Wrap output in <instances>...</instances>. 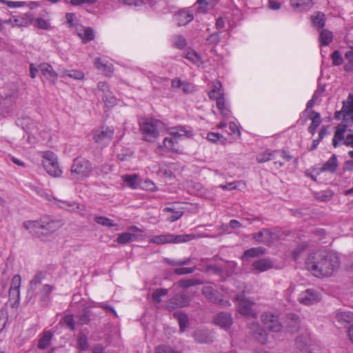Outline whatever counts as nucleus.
I'll list each match as a JSON object with an SVG mask.
<instances>
[{"label": "nucleus", "mask_w": 353, "mask_h": 353, "mask_svg": "<svg viewBox=\"0 0 353 353\" xmlns=\"http://www.w3.org/2000/svg\"><path fill=\"white\" fill-rule=\"evenodd\" d=\"M339 266V257L334 253L325 250L314 251L305 260L306 269L319 278L332 276Z\"/></svg>", "instance_id": "obj_1"}, {"label": "nucleus", "mask_w": 353, "mask_h": 353, "mask_svg": "<svg viewBox=\"0 0 353 353\" xmlns=\"http://www.w3.org/2000/svg\"><path fill=\"white\" fill-rule=\"evenodd\" d=\"M162 123L157 119L144 118L139 121L140 130L143 140L148 142H154L159 136V129Z\"/></svg>", "instance_id": "obj_2"}, {"label": "nucleus", "mask_w": 353, "mask_h": 353, "mask_svg": "<svg viewBox=\"0 0 353 353\" xmlns=\"http://www.w3.org/2000/svg\"><path fill=\"white\" fill-rule=\"evenodd\" d=\"M196 238L194 234H163L154 236L150 240V243L161 245L165 243H181L188 242Z\"/></svg>", "instance_id": "obj_3"}, {"label": "nucleus", "mask_w": 353, "mask_h": 353, "mask_svg": "<svg viewBox=\"0 0 353 353\" xmlns=\"http://www.w3.org/2000/svg\"><path fill=\"white\" fill-rule=\"evenodd\" d=\"M70 170L73 178L77 180L83 179L91 174L92 166L88 160L77 157L74 159Z\"/></svg>", "instance_id": "obj_4"}, {"label": "nucleus", "mask_w": 353, "mask_h": 353, "mask_svg": "<svg viewBox=\"0 0 353 353\" xmlns=\"http://www.w3.org/2000/svg\"><path fill=\"white\" fill-rule=\"evenodd\" d=\"M42 157V163L46 172L52 176H59L62 171L59 166L55 154L51 151H46L43 152Z\"/></svg>", "instance_id": "obj_5"}, {"label": "nucleus", "mask_w": 353, "mask_h": 353, "mask_svg": "<svg viewBox=\"0 0 353 353\" xmlns=\"http://www.w3.org/2000/svg\"><path fill=\"white\" fill-rule=\"evenodd\" d=\"M245 291L235 296L234 300L238 303V310L240 314L247 316H256V313L252 309L254 303L245 297Z\"/></svg>", "instance_id": "obj_6"}, {"label": "nucleus", "mask_w": 353, "mask_h": 353, "mask_svg": "<svg viewBox=\"0 0 353 353\" xmlns=\"http://www.w3.org/2000/svg\"><path fill=\"white\" fill-rule=\"evenodd\" d=\"M202 294L210 302L221 306H229V300L224 299L220 293L213 289L211 286H204L202 288Z\"/></svg>", "instance_id": "obj_7"}, {"label": "nucleus", "mask_w": 353, "mask_h": 353, "mask_svg": "<svg viewBox=\"0 0 353 353\" xmlns=\"http://www.w3.org/2000/svg\"><path fill=\"white\" fill-rule=\"evenodd\" d=\"M190 301L191 299L185 293L179 292L166 301L165 307L169 310H172L178 307H186Z\"/></svg>", "instance_id": "obj_8"}, {"label": "nucleus", "mask_w": 353, "mask_h": 353, "mask_svg": "<svg viewBox=\"0 0 353 353\" xmlns=\"http://www.w3.org/2000/svg\"><path fill=\"white\" fill-rule=\"evenodd\" d=\"M261 321L265 327L271 332H277L281 330L282 325L277 315L264 313L261 316Z\"/></svg>", "instance_id": "obj_9"}, {"label": "nucleus", "mask_w": 353, "mask_h": 353, "mask_svg": "<svg viewBox=\"0 0 353 353\" xmlns=\"http://www.w3.org/2000/svg\"><path fill=\"white\" fill-rule=\"evenodd\" d=\"M320 300L318 292L313 289H307L302 292L299 296V301L301 303L305 305H310L317 303Z\"/></svg>", "instance_id": "obj_10"}, {"label": "nucleus", "mask_w": 353, "mask_h": 353, "mask_svg": "<svg viewBox=\"0 0 353 353\" xmlns=\"http://www.w3.org/2000/svg\"><path fill=\"white\" fill-rule=\"evenodd\" d=\"M42 235H46L57 231L62 223L60 221L52 219L48 216L41 218Z\"/></svg>", "instance_id": "obj_11"}, {"label": "nucleus", "mask_w": 353, "mask_h": 353, "mask_svg": "<svg viewBox=\"0 0 353 353\" xmlns=\"http://www.w3.org/2000/svg\"><path fill=\"white\" fill-rule=\"evenodd\" d=\"M276 238V234L266 228H263L259 232L252 234L253 239L258 243L265 245H270Z\"/></svg>", "instance_id": "obj_12"}, {"label": "nucleus", "mask_w": 353, "mask_h": 353, "mask_svg": "<svg viewBox=\"0 0 353 353\" xmlns=\"http://www.w3.org/2000/svg\"><path fill=\"white\" fill-rule=\"evenodd\" d=\"M248 328L255 339L261 343L265 344L268 341V334L256 322L252 321L248 323Z\"/></svg>", "instance_id": "obj_13"}, {"label": "nucleus", "mask_w": 353, "mask_h": 353, "mask_svg": "<svg viewBox=\"0 0 353 353\" xmlns=\"http://www.w3.org/2000/svg\"><path fill=\"white\" fill-rule=\"evenodd\" d=\"M213 322L222 328L228 329L232 324V319L230 314L222 312L214 317Z\"/></svg>", "instance_id": "obj_14"}, {"label": "nucleus", "mask_w": 353, "mask_h": 353, "mask_svg": "<svg viewBox=\"0 0 353 353\" xmlns=\"http://www.w3.org/2000/svg\"><path fill=\"white\" fill-rule=\"evenodd\" d=\"M114 129L112 128H106L100 131L97 132L94 135V140L97 143H108L113 136Z\"/></svg>", "instance_id": "obj_15"}, {"label": "nucleus", "mask_w": 353, "mask_h": 353, "mask_svg": "<svg viewBox=\"0 0 353 353\" xmlns=\"http://www.w3.org/2000/svg\"><path fill=\"white\" fill-rule=\"evenodd\" d=\"M39 71L45 77V78L52 83H55L57 80L58 75L53 70L52 66L47 63H42L39 65Z\"/></svg>", "instance_id": "obj_16"}, {"label": "nucleus", "mask_w": 353, "mask_h": 353, "mask_svg": "<svg viewBox=\"0 0 353 353\" xmlns=\"http://www.w3.org/2000/svg\"><path fill=\"white\" fill-rule=\"evenodd\" d=\"M21 283V278L19 274H16L12 277L10 288L9 290V296L12 299L17 301L19 300L20 297V287Z\"/></svg>", "instance_id": "obj_17"}, {"label": "nucleus", "mask_w": 353, "mask_h": 353, "mask_svg": "<svg viewBox=\"0 0 353 353\" xmlns=\"http://www.w3.org/2000/svg\"><path fill=\"white\" fill-rule=\"evenodd\" d=\"M291 7L296 12H307L314 6L313 0H291Z\"/></svg>", "instance_id": "obj_18"}, {"label": "nucleus", "mask_w": 353, "mask_h": 353, "mask_svg": "<svg viewBox=\"0 0 353 353\" xmlns=\"http://www.w3.org/2000/svg\"><path fill=\"white\" fill-rule=\"evenodd\" d=\"M273 267L272 262L268 259L254 261L252 265V271L256 273L263 272Z\"/></svg>", "instance_id": "obj_19"}, {"label": "nucleus", "mask_w": 353, "mask_h": 353, "mask_svg": "<svg viewBox=\"0 0 353 353\" xmlns=\"http://www.w3.org/2000/svg\"><path fill=\"white\" fill-rule=\"evenodd\" d=\"M24 228L35 236L42 235L41 218L39 221H27L23 223Z\"/></svg>", "instance_id": "obj_20"}, {"label": "nucleus", "mask_w": 353, "mask_h": 353, "mask_svg": "<svg viewBox=\"0 0 353 353\" xmlns=\"http://www.w3.org/2000/svg\"><path fill=\"white\" fill-rule=\"evenodd\" d=\"M169 134L171 138L178 141L182 137H190L192 136V132L187 130L183 126L172 128L169 130Z\"/></svg>", "instance_id": "obj_21"}, {"label": "nucleus", "mask_w": 353, "mask_h": 353, "mask_svg": "<svg viewBox=\"0 0 353 353\" xmlns=\"http://www.w3.org/2000/svg\"><path fill=\"white\" fill-rule=\"evenodd\" d=\"M194 339L200 343H210L213 341L212 336L207 330L197 329L194 332Z\"/></svg>", "instance_id": "obj_22"}, {"label": "nucleus", "mask_w": 353, "mask_h": 353, "mask_svg": "<svg viewBox=\"0 0 353 353\" xmlns=\"http://www.w3.org/2000/svg\"><path fill=\"white\" fill-rule=\"evenodd\" d=\"M216 105L219 110V113L224 119H228L230 117L231 111L224 97L223 98L217 99V101H216Z\"/></svg>", "instance_id": "obj_23"}, {"label": "nucleus", "mask_w": 353, "mask_h": 353, "mask_svg": "<svg viewBox=\"0 0 353 353\" xmlns=\"http://www.w3.org/2000/svg\"><path fill=\"white\" fill-rule=\"evenodd\" d=\"M312 26L317 30H323L325 25V16L321 12H316L311 16Z\"/></svg>", "instance_id": "obj_24"}, {"label": "nucleus", "mask_w": 353, "mask_h": 353, "mask_svg": "<svg viewBox=\"0 0 353 353\" xmlns=\"http://www.w3.org/2000/svg\"><path fill=\"white\" fill-rule=\"evenodd\" d=\"M194 19L193 14L188 10H181L175 17V20L179 26H185Z\"/></svg>", "instance_id": "obj_25"}, {"label": "nucleus", "mask_w": 353, "mask_h": 353, "mask_svg": "<svg viewBox=\"0 0 353 353\" xmlns=\"http://www.w3.org/2000/svg\"><path fill=\"white\" fill-rule=\"evenodd\" d=\"M208 96L210 99L216 101H217V99L224 97L222 84L219 81L213 83L212 89L208 92Z\"/></svg>", "instance_id": "obj_26"}, {"label": "nucleus", "mask_w": 353, "mask_h": 353, "mask_svg": "<svg viewBox=\"0 0 353 353\" xmlns=\"http://www.w3.org/2000/svg\"><path fill=\"white\" fill-rule=\"evenodd\" d=\"M39 336L40 338L37 345L38 348L40 350L47 349L49 347L53 336L52 332L50 331H46L41 334Z\"/></svg>", "instance_id": "obj_27"}, {"label": "nucleus", "mask_w": 353, "mask_h": 353, "mask_svg": "<svg viewBox=\"0 0 353 353\" xmlns=\"http://www.w3.org/2000/svg\"><path fill=\"white\" fill-rule=\"evenodd\" d=\"M163 148L168 151L174 152L176 153L179 152V149L177 148L178 141L171 138V137H165L163 139ZM163 148L162 145H159L158 149L161 150Z\"/></svg>", "instance_id": "obj_28"}, {"label": "nucleus", "mask_w": 353, "mask_h": 353, "mask_svg": "<svg viewBox=\"0 0 353 353\" xmlns=\"http://www.w3.org/2000/svg\"><path fill=\"white\" fill-rule=\"evenodd\" d=\"M338 167L337 157L336 154H332L328 161L323 164L321 170L322 172H334Z\"/></svg>", "instance_id": "obj_29"}, {"label": "nucleus", "mask_w": 353, "mask_h": 353, "mask_svg": "<svg viewBox=\"0 0 353 353\" xmlns=\"http://www.w3.org/2000/svg\"><path fill=\"white\" fill-rule=\"evenodd\" d=\"M346 131V126L345 125H340L336 127L334 135L332 139V145L334 148L339 146V142L341 141H344V134Z\"/></svg>", "instance_id": "obj_30"}, {"label": "nucleus", "mask_w": 353, "mask_h": 353, "mask_svg": "<svg viewBox=\"0 0 353 353\" xmlns=\"http://www.w3.org/2000/svg\"><path fill=\"white\" fill-rule=\"evenodd\" d=\"M174 317L178 321L180 332H183L189 325V319L186 314L182 312H174Z\"/></svg>", "instance_id": "obj_31"}, {"label": "nucleus", "mask_w": 353, "mask_h": 353, "mask_svg": "<svg viewBox=\"0 0 353 353\" xmlns=\"http://www.w3.org/2000/svg\"><path fill=\"white\" fill-rule=\"evenodd\" d=\"M17 125L21 126L23 130L28 133L34 128V121L28 117H24L17 120Z\"/></svg>", "instance_id": "obj_32"}, {"label": "nucleus", "mask_w": 353, "mask_h": 353, "mask_svg": "<svg viewBox=\"0 0 353 353\" xmlns=\"http://www.w3.org/2000/svg\"><path fill=\"white\" fill-rule=\"evenodd\" d=\"M312 117H311L312 123L308 128V132L314 135L316 133L317 128L321 123V115L319 112L314 110L311 111Z\"/></svg>", "instance_id": "obj_33"}, {"label": "nucleus", "mask_w": 353, "mask_h": 353, "mask_svg": "<svg viewBox=\"0 0 353 353\" xmlns=\"http://www.w3.org/2000/svg\"><path fill=\"white\" fill-rule=\"evenodd\" d=\"M95 67L105 72L106 75H109L113 72V66L112 64H107L104 61L101 60L100 58H96L94 61Z\"/></svg>", "instance_id": "obj_34"}, {"label": "nucleus", "mask_w": 353, "mask_h": 353, "mask_svg": "<svg viewBox=\"0 0 353 353\" xmlns=\"http://www.w3.org/2000/svg\"><path fill=\"white\" fill-rule=\"evenodd\" d=\"M32 21L31 15H26V18H17L14 20L9 19L4 21L5 23H11L12 26H27Z\"/></svg>", "instance_id": "obj_35"}, {"label": "nucleus", "mask_w": 353, "mask_h": 353, "mask_svg": "<svg viewBox=\"0 0 353 353\" xmlns=\"http://www.w3.org/2000/svg\"><path fill=\"white\" fill-rule=\"evenodd\" d=\"M138 238L136 236V234L130 233V232H123L120 234H119L117 242L119 244H126L130 243V241L137 240Z\"/></svg>", "instance_id": "obj_36"}, {"label": "nucleus", "mask_w": 353, "mask_h": 353, "mask_svg": "<svg viewBox=\"0 0 353 353\" xmlns=\"http://www.w3.org/2000/svg\"><path fill=\"white\" fill-rule=\"evenodd\" d=\"M333 39V34L328 30H321L319 35V41L323 46H328Z\"/></svg>", "instance_id": "obj_37"}, {"label": "nucleus", "mask_w": 353, "mask_h": 353, "mask_svg": "<svg viewBox=\"0 0 353 353\" xmlns=\"http://www.w3.org/2000/svg\"><path fill=\"white\" fill-rule=\"evenodd\" d=\"M290 322L288 323V329L291 332H297L299 328L300 319L298 315L295 314H290L289 315Z\"/></svg>", "instance_id": "obj_38"}, {"label": "nucleus", "mask_w": 353, "mask_h": 353, "mask_svg": "<svg viewBox=\"0 0 353 353\" xmlns=\"http://www.w3.org/2000/svg\"><path fill=\"white\" fill-rule=\"evenodd\" d=\"M342 111L344 116L353 113V94H349L346 101L343 102Z\"/></svg>", "instance_id": "obj_39"}, {"label": "nucleus", "mask_w": 353, "mask_h": 353, "mask_svg": "<svg viewBox=\"0 0 353 353\" xmlns=\"http://www.w3.org/2000/svg\"><path fill=\"white\" fill-rule=\"evenodd\" d=\"M78 36L82 39L83 43H87L94 39V34L91 28H83L82 32H78Z\"/></svg>", "instance_id": "obj_40"}, {"label": "nucleus", "mask_w": 353, "mask_h": 353, "mask_svg": "<svg viewBox=\"0 0 353 353\" xmlns=\"http://www.w3.org/2000/svg\"><path fill=\"white\" fill-rule=\"evenodd\" d=\"M265 252V248L259 247V248H252L248 249L244 252L243 258H254L259 255L263 254Z\"/></svg>", "instance_id": "obj_41"}, {"label": "nucleus", "mask_w": 353, "mask_h": 353, "mask_svg": "<svg viewBox=\"0 0 353 353\" xmlns=\"http://www.w3.org/2000/svg\"><path fill=\"white\" fill-rule=\"evenodd\" d=\"M202 283L203 282L197 279H181L178 282L179 286L182 288H188Z\"/></svg>", "instance_id": "obj_42"}, {"label": "nucleus", "mask_w": 353, "mask_h": 353, "mask_svg": "<svg viewBox=\"0 0 353 353\" xmlns=\"http://www.w3.org/2000/svg\"><path fill=\"white\" fill-rule=\"evenodd\" d=\"M46 278V273L44 272H38L32 280L30 281V288L34 290L38 285L41 283L42 281Z\"/></svg>", "instance_id": "obj_43"}, {"label": "nucleus", "mask_w": 353, "mask_h": 353, "mask_svg": "<svg viewBox=\"0 0 353 353\" xmlns=\"http://www.w3.org/2000/svg\"><path fill=\"white\" fill-rule=\"evenodd\" d=\"M77 345L78 348L81 351H85L88 349L89 343L88 341V338L83 332H80L78 334Z\"/></svg>", "instance_id": "obj_44"}, {"label": "nucleus", "mask_w": 353, "mask_h": 353, "mask_svg": "<svg viewBox=\"0 0 353 353\" xmlns=\"http://www.w3.org/2000/svg\"><path fill=\"white\" fill-rule=\"evenodd\" d=\"M275 152H276V151L271 152L270 150H266L256 157V161L259 163H263L272 160L274 159V154Z\"/></svg>", "instance_id": "obj_45"}, {"label": "nucleus", "mask_w": 353, "mask_h": 353, "mask_svg": "<svg viewBox=\"0 0 353 353\" xmlns=\"http://www.w3.org/2000/svg\"><path fill=\"white\" fill-rule=\"evenodd\" d=\"M184 57L194 64H199L201 63V57L197 52L192 49L187 50Z\"/></svg>", "instance_id": "obj_46"}, {"label": "nucleus", "mask_w": 353, "mask_h": 353, "mask_svg": "<svg viewBox=\"0 0 353 353\" xmlns=\"http://www.w3.org/2000/svg\"><path fill=\"white\" fill-rule=\"evenodd\" d=\"M168 293V290L167 289H156L152 294V301L156 303H160L161 302V297L166 296Z\"/></svg>", "instance_id": "obj_47"}, {"label": "nucleus", "mask_w": 353, "mask_h": 353, "mask_svg": "<svg viewBox=\"0 0 353 353\" xmlns=\"http://www.w3.org/2000/svg\"><path fill=\"white\" fill-rule=\"evenodd\" d=\"M94 219L96 223L103 226L114 227L117 225L112 219L105 216H95Z\"/></svg>", "instance_id": "obj_48"}, {"label": "nucleus", "mask_w": 353, "mask_h": 353, "mask_svg": "<svg viewBox=\"0 0 353 353\" xmlns=\"http://www.w3.org/2000/svg\"><path fill=\"white\" fill-rule=\"evenodd\" d=\"M338 321L350 323L353 320V314L350 312H341L336 314Z\"/></svg>", "instance_id": "obj_49"}, {"label": "nucleus", "mask_w": 353, "mask_h": 353, "mask_svg": "<svg viewBox=\"0 0 353 353\" xmlns=\"http://www.w3.org/2000/svg\"><path fill=\"white\" fill-rule=\"evenodd\" d=\"M90 321L89 312L84 310L77 316V321L81 325L88 324Z\"/></svg>", "instance_id": "obj_50"}, {"label": "nucleus", "mask_w": 353, "mask_h": 353, "mask_svg": "<svg viewBox=\"0 0 353 353\" xmlns=\"http://www.w3.org/2000/svg\"><path fill=\"white\" fill-rule=\"evenodd\" d=\"M63 75L77 80L83 79L84 77L83 72L80 70H67Z\"/></svg>", "instance_id": "obj_51"}, {"label": "nucleus", "mask_w": 353, "mask_h": 353, "mask_svg": "<svg viewBox=\"0 0 353 353\" xmlns=\"http://www.w3.org/2000/svg\"><path fill=\"white\" fill-rule=\"evenodd\" d=\"M98 0H70V3L74 6H92Z\"/></svg>", "instance_id": "obj_52"}, {"label": "nucleus", "mask_w": 353, "mask_h": 353, "mask_svg": "<svg viewBox=\"0 0 353 353\" xmlns=\"http://www.w3.org/2000/svg\"><path fill=\"white\" fill-rule=\"evenodd\" d=\"M211 0H197L196 3L197 6L196 9L199 12H207V6L210 4V1Z\"/></svg>", "instance_id": "obj_53"}, {"label": "nucleus", "mask_w": 353, "mask_h": 353, "mask_svg": "<svg viewBox=\"0 0 353 353\" xmlns=\"http://www.w3.org/2000/svg\"><path fill=\"white\" fill-rule=\"evenodd\" d=\"M186 45H187L186 40L183 36L178 35L174 37V46L176 48H177L179 49H183V48L185 47Z\"/></svg>", "instance_id": "obj_54"}, {"label": "nucleus", "mask_w": 353, "mask_h": 353, "mask_svg": "<svg viewBox=\"0 0 353 353\" xmlns=\"http://www.w3.org/2000/svg\"><path fill=\"white\" fill-rule=\"evenodd\" d=\"M165 211H168V212H173V214L171 215L170 216L168 217V221H170V222H174V221H176V220H178L179 219H180L183 212H181V211H174V210L171 208H165Z\"/></svg>", "instance_id": "obj_55"}, {"label": "nucleus", "mask_w": 353, "mask_h": 353, "mask_svg": "<svg viewBox=\"0 0 353 353\" xmlns=\"http://www.w3.org/2000/svg\"><path fill=\"white\" fill-rule=\"evenodd\" d=\"M35 26L42 30H48L50 28V25L48 21L42 18H37L35 20Z\"/></svg>", "instance_id": "obj_56"}, {"label": "nucleus", "mask_w": 353, "mask_h": 353, "mask_svg": "<svg viewBox=\"0 0 353 353\" xmlns=\"http://www.w3.org/2000/svg\"><path fill=\"white\" fill-rule=\"evenodd\" d=\"M64 323L71 330H74L75 325L74 316L72 314H67L63 317Z\"/></svg>", "instance_id": "obj_57"}, {"label": "nucleus", "mask_w": 353, "mask_h": 353, "mask_svg": "<svg viewBox=\"0 0 353 353\" xmlns=\"http://www.w3.org/2000/svg\"><path fill=\"white\" fill-rule=\"evenodd\" d=\"M332 63L334 65H340L343 63V57L339 51L335 50L332 54Z\"/></svg>", "instance_id": "obj_58"}, {"label": "nucleus", "mask_w": 353, "mask_h": 353, "mask_svg": "<svg viewBox=\"0 0 353 353\" xmlns=\"http://www.w3.org/2000/svg\"><path fill=\"white\" fill-rule=\"evenodd\" d=\"M194 270V268H178L174 269V272L178 275H183L192 274Z\"/></svg>", "instance_id": "obj_59"}, {"label": "nucleus", "mask_w": 353, "mask_h": 353, "mask_svg": "<svg viewBox=\"0 0 353 353\" xmlns=\"http://www.w3.org/2000/svg\"><path fill=\"white\" fill-rule=\"evenodd\" d=\"M155 353H181V352L172 350L169 346L159 345L156 347Z\"/></svg>", "instance_id": "obj_60"}, {"label": "nucleus", "mask_w": 353, "mask_h": 353, "mask_svg": "<svg viewBox=\"0 0 353 353\" xmlns=\"http://www.w3.org/2000/svg\"><path fill=\"white\" fill-rule=\"evenodd\" d=\"M123 181L128 183L132 188H135V181L137 179L136 174H125L123 176Z\"/></svg>", "instance_id": "obj_61"}, {"label": "nucleus", "mask_w": 353, "mask_h": 353, "mask_svg": "<svg viewBox=\"0 0 353 353\" xmlns=\"http://www.w3.org/2000/svg\"><path fill=\"white\" fill-rule=\"evenodd\" d=\"M119 2L127 6H134L136 7L143 5V0H119Z\"/></svg>", "instance_id": "obj_62"}, {"label": "nucleus", "mask_w": 353, "mask_h": 353, "mask_svg": "<svg viewBox=\"0 0 353 353\" xmlns=\"http://www.w3.org/2000/svg\"><path fill=\"white\" fill-rule=\"evenodd\" d=\"M223 137L217 132H209L207 135V139L212 143H216Z\"/></svg>", "instance_id": "obj_63"}, {"label": "nucleus", "mask_w": 353, "mask_h": 353, "mask_svg": "<svg viewBox=\"0 0 353 353\" xmlns=\"http://www.w3.org/2000/svg\"><path fill=\"white\" fill-rule=\"evenodd\" d=\"M205 272L206 273L212 272L216 274H220L222 272V269L216 265H210L206 267Z\"/></svg>", "instance_id": "obj_64"}]
</instances>
